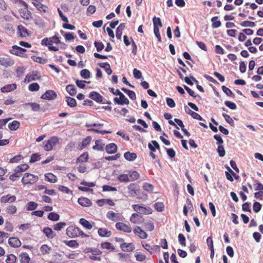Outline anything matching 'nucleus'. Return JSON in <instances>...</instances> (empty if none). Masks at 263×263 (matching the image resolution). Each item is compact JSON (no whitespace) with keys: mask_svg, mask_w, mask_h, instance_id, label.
<instances>
[{"mask_svg":"<svg viewBox=\"0 0 263 263\" xmlns=\"http://www.w3.org/2000/svg\"><path fill=\"white\" fill-rule=\"evenodd\" d=\"M66 91L71 96H74L77 93V89L74 85L69 84L66 87Z\"/></svg>","mask_w":263,"mask_h":263,"instance_id":"39","label":"nucleus"},{"mask_svg":"<svg viewBox=\"0 0 263 263\" xmlns=\"http://www.w3.org/2000/svg\"><path fill=\"white\" fill-rule=\"evenodd\" d=\"M40 250L42 254L45 255L49 253L50 251L51 250V248L47 245L44 244L41 246Z\"/></svg>","mask_w":263,"mask_h":263,"instance_id":"59","label":"nucleus"},{"mask_svg":"<svg viewBox=\"0 0 263 263\" xmlns=\"http://www.w3.org/2000/svg\"><path fill=\"white\" fill-rule=\"evenodd\" d=\"M40 77H38L36 72H32L31 73L27 74L24 79L25 83H29L32 81L40 79Z\"/></svg>","mask_w":263,"mask_h":263,"instance_id":"21","label":"nucleus"},{"mask_svg":"<svg viewBox=\"0 0 263 263\" xmlns=\"http://www.w3.org/2000/svg\"><path fill=\"white\" fill-rule=\"evenodd\" d=\"M9 245L13 248H17L21 246V242L18 238L14 237H12L8 239Z\"/></svg>","mask_w":263,"mask_h":263,"instance_id":"24","label":"nucleus"},{"mask_svg":"<svg viewBox=\"0 0 263 263\" xmlns=\"http://www.w3.org/2000/svg\"><path fill=\"white\" fill-rule=\"evenodd\" d=\"M124 157L126 160L129 161H133L136 159L137 155L135 153L127 152L124 153Z\"/></svg>","mask_w":263,"mask_h":263,"instance_id":"37","label":"nucleus"},{"mask_svg":"<svg viewBox=\"0 0 263 263\" xmlns=\"http://www.w3.org/2000/svg\"><path fill=\"white\" fill-rule=\"evenodd\" d=\"M104 144H102L101 140H97L95 141V145L93 146L92 148L95 151H102L104 149Z\"/></svg>","mask_w":263,"mask_h":263,"instance_id":"38","label":"nucleus"},{"mask_svg":"<svg viewBox=\"0 0 263 263\" xmlns=\"http://www.w3.org/2000/svg\"><path fill=\"white\" fill-rule=\"evenodd\" d=\"M85 252L88 254V258L94 261H101V254L102 252L99 249L95 248H86L85 249Z\"/></svg>","mask_w":263,"mask_h":263,"instance_id":"3","label":"nucleus"},{"mask_svg":"<svg viewBox=\"0 0 263 263\" xmlns=\"http://www.w3.org/2000/svg\"><path fill=\"white\" fill-rule=\"evenodd\" d=\"M43 232L47 237L50 239H52L56 236L55 233L49 227L44 228L43 230Z\"/></svg>","mask_w":263,"mask_h":263,"instance_id":"25","label":"nucleus"},{"mask_svg":"<svg viewBox=\"0 0 263 263\" xmlns=\"http://www.w3.org/2000/svg\"><path fill=\"white\" fill-rule=\"evenodd\" d=\"M17 34L23 37H27L29 35L27 29L22 25L17 26Z\"/></svg>","mask_w":263,"mask_h":263,"instance_id":"28","label":"nucleus"},{"mask_svg":"<svg viewBox=\"0 0 263 263\" xmlns=\"http://www.w3.org/2000/svg\"><path fill=\"white\" fill-rule=\"evenodd\" d=\"M79 223L85 229L91 230L92 228V224L85 218H82L79 220Z\"/></svg>","mask_w":263,"mask_h":263,"instance_id":"32","label":"nucleus"},{"mask_svg":"<svg viewBox=\"0 0 263 263\" xmlns=\"http://www.w3.org/2000/svg\"><path fill=\"white\" fill-rule=\"evenodd\" d=\"M120 247L124 252H132L135 249V247L133 243L123 242L120 244Z\"/></svg>","mask_w":263,"mask_h":263,"instance_id":"16","label":"nucleus"},{"mask_svg":"<svg viewBox=\"0 0 263 263\" xmlns=\"http://www.w3.org/2000/svg\"><path fill=\"white\" fill-rule=\"evenodd\" d=\"M154 208L158 212H162L164 210V205L163 202H157L155 203Z\"/></svg>","mask_w":263,"mask_h":263,"instance_id":"60","label":"nucleus"},{"mask_svg":"<svg viewBox=\"0 0 263 263\" xmlns=\"http://www.w3.org/2000/svg\"><path fill=\"white\" fill-rule=\"evenodd\" d=\"M32 59L34 62L40 64H45L48 61L47 59H44L40 57L33 56Z\"/></svg>","mask_w":263,"mask_h":263,"instance_id":"58","label":"nucleus"},{"mask_svg":"<svg viewBox=\"0 0 263 263\" xmlns=\"http://www.w3.org/2000/svg\"><path fill=\"white\" fill-rule=\"evenodd\" d=\"M152 143H148V147L149 149L151 150V152H154L156 151V149H160V146L158 143L155 141L153 140L152 141Z\"/></svg>","mask_w":263,"mask_h":263,"instance_id":"40","label":"nucleus"},{"mask_svg":"<svg viewBox=\"0 0 263 263\" xmlns=\"http://www.w3.org/2000/svg\"><path fill=\"white\" fill-rule=\"evenodd\" d=\"M26 49L25 48H23L21 47L17 46L16 45H14L12 46V49L9 50V52L12 54L17 55V56H22V54L23 52H26Z\"/></svg>","mask_w":263,"mask_h":263,"instance_id":"13","label":"nucleus"},{"mask_svg":"<svg viewBox=\"0 0 263 263\" xmlns=\"http://www.w3.org/2000/svg\"><path fill=\"white\" fill-rule=\"evenodd\" d=\"M133 232L136 236L141 239H144L147 237V234L139 226L135 227Z\"/></svg>","mask_w":263,"mask_h":263,"instance_id":"11","label":"nucleus"},{"mask_svg":"<svg viewBox=\"0 0 263 263\" xmlns=\"http://www.w3.org/2000/svg\"><path fill=\"white\" fill-rule=\"evenodd\" d=\"M78 202L79 204L82 206L88 207L92 205V202L90 200L86 197H80L78 200Z\"/></svg>","mask_w":263,"mask_h":263,"instance_id":"22","label":"nucleus"},{"mask_svg":"<svg viewBox=\"0 0 263 263\" xmlns=\"http://www.w3.org/2000/svg\"><path fill=\"white\" fill-rule=\"evenodd\" d=\"M125 27V25L124 23H121L120 24V25L118 27L117 30H116V37L118 39L120 40L121 39V36L122 34V31L124 29Z\"/></svg>","mask_w":263,"mask_h":263,"instance_id":"36","label":"nucleus"},{"mask_svg":"<svg viewBox=\"0 0 263 263\" xmlns=\"http://www.w3.org/2000/svg\"><path fill=\"white\" fill-rule=\"evenodd\" d=\"M143 189L148 192H152L154 190V186L149 183L145 182L143 184Z\"/></svg>","mask_w":263,"mask_h":263,"instance_id":"62","label":"nucleus"},{"mask_svg":"<svg viewBox=\"0 0 263 263\" xmlns=\"http://www.w3.org/2000/svg\"><path fill=\"white\" fill-rule=\"evenodd\" d=\"M211 21L212 22V26L213 28H217L221 25V22L218 20V16L213 17L211 18Z\"/></svg>","mask_w":263,"mask_h":263,"instance_id":"48","label":"nucleus"},{"mask_svg":"<svg viewBox=\"0 0 263 263\" xmlns=\"http://www.w3.org/2000/svg\"><path fill=\"white\" fill-rule=\"evenodd\" d=\"M29 166L27 164H22L18 165L15 169L14 171L16 173H21L27 170Z\"/></svg>","mask_w":263,"mask_h":263,"instance_id":"46","label":"nucleus"},{"mask_svg":"<svg viewBox=\"0 0 263 263\" xmlns=\"http://www.w3.org/2000/svg\"><path fill=\"white\" fill-rule=\"evenodd\" d=\"M16 84L15 83L12 84H7L2 87L1 91L3 93L9 92L16 89Z\"/></svg>","mask_w":263,"mask_h":263,"instance_id":"26","label":"nucleus"},{"mask_svg":"<svg viewBox=\"0 0 263 263\" xmlns=\"http://www.w3.org/2000/svg\"><path fill=\"white\" fill-rule=\"evenodd\" d=\"M154 28L156 27L158 28H161L163 26L161 19L159 17L155 16L153 19Z\"/></svg>","mask_w":263,"mask_h":263,"instance_id":"52","label":"nucleus"},{"mask_svg":"<svg viewBox=\"0 0 263 263\" xmlns=\"http://www.w3.org/2000/svg\"><path fill=\"white\" fill-rule=\"evenodd\" d=\"M116 93L119 98H115L114 101L115 103L119 105L129 104V101L128 99L121 91H117Z\"/></svg>","mask_w":263,"mask_h":263,"instance_id":"7","label":"nucleus"},{"mask_svg":"<svg viewBox=\"0 0 263 263\" xmlns=\"http://www.w3.org/2000/svg\"><path fill=\"white\" fill-rule=\"evenodd\" d=\"M16 197L15 195L7 194L2 196L0 198L1 203H12L15 201Z\"/></svg>","mask_w":263,"mask_h":263,"instance_id":"12","label":"nucleus"},{"mask_svg":"<svg viewBox=\"0 0 263 263\" xmlns=\"http://www.w3.org/2000/svg\"><path fill=\"white\" fill-rule=\"evenodd\" d=\"M18 4L22 7L18 9V12L23 19L29 20L32 18V15L31 12L28 10V4L23 0H17Z\"/></svg>","mask_w":263,"mask_h":263,"instance_id":"2","label":"nucleus"},{"mask_svg":"<svg viewBox=\"0 0 263 263\" xmlns=\"http://www.w3.org/2000/svg\"><path fill=\"white\" fill-rule=\"evenodd\" d=\"M128 192L129 195L132 197H135L138 195L139 189L137 187L135 184L131 183L128 186Z\"/></svg>","mask_w":263,"mask_h":263,"instance_id":"20","label":"nucleus"},{"mask_svg":"<svg viewBox=\"0 0 263 263\" xmlns=\"http://www.w3.org/2000/svg\"><path fill=\"white\" fill-rule=\"evenodd\" d=\"M23 156L21 155H17L13 157H12L11 159H10L9 162L11 163H17L21 161L22 159H23Z\"/></svg>","mask_w":263,"mask_h":263,"instance_id":"63","label":"nucleus"},{"mask_svg":"<svg viewBox=\"0 0 263 263\" xmlns=\"http://www.w3.org/2000/svg\"><path fill=\"white\" fill-rule=\"evenodd\" d=\"M89 97L97 102L98 103H102L103 97L98 92L91 91L89 93Z\"/></svg>","mask_w":263,"mask_h":263,"instance_id":"19","label":"nucleus"},{"mask_svg":"<svg viewBox=\"0 0 263 263\" xmlns=\"http://www.w3.org/2000/svg\"><path fill=\"white\" fill-rule=\"evenodd\" d=\"M66 226L65 222H60L53 226V229L55 231H61Z\"/></svg>","mask_w":263,"mask_h":263,"instance_id":"57","label":"nucleus"},{"mask_svg":"<svg viewBox=\"0 0 263 263\" xmlns=\"http://www.w3.org/2000/svg\"><path fill=\"white\" fill-rule=\"evenodd\" d=\"M118 180L120 182H127L129 181L128 174H121L118 176Z\"/></svg>","mask_w":263,"mask_h":263,"instance_id":"55","label":"nucleus"},{"mask_svg":"<svg viewBox=\"0 0 263 263\" xmlns=\"http://www.w3.org/2000/svg\"><path fill=\"white\" fill-rule=\"evenodd\" d=\"M20 261L21 263H29L30 258L26 252L21 253L19 255Z\"/></svg>","mask_w":263,"mask_h":263,"instance_id":"31","label":"nucleus"},{"mask_svg":"<svg viewBox=\"0 0 263 263\" xmlns=\"http://www.w3.org/2000/svg\"><path fill=\"white\" fill-rule=\"evenodd\" d=\"M144 227L146 231H152L154 230L155 228L153 222L149 220L144 222Z\"/></svg>","mask_w":263,"mask_h":263,"instance_id":"51","label":"nucleus"},{"mask_svg":"<svg viewBox=\"0 0 263 263\" xmlns=\"http://www.w3.org/2000/svg\"><path fill=\"white\" fill-rule=\"evenodd\" d=\"M6 212L9 215H13L16 213L17 208L13 205H9L6 208Z\"/></svg>","mask_w":263,"mask_h":263,"instance_id":"41","label":"nucleus"},{"mask_svg":"<svg viewBox=\"0 0 263 263\" xmlns=\"http://www.w3.org/2000/svg\"><path fill=\"white\" fill-rule=\"evenodd\" d=\"M81 184L84 185L85 186H79L78 189L79 190L83 192H88L89 191H92V189H89L88 187H93L95 186V183L93 182H87L85 181H83L81 182Z\"/></svg>","mask_w":263,"mask_h":263,"instance_id":"17","label":"nucleus"},{"mask_svg":"<svg viewBox=\"0 0 263 263\" xmlns=\"http://www.w3.org/2000/svg\"><path fill=\"white\" fill-rule=\"evenodd\" d=\"M56 92L51 90L46 91L42 96L41 98L45 100H51L56 98Z\"/></svg>","mask_w":263,"mask_h":263,"instance_id":"14","label":"nucleus"},{"mask_svg":"<svg viewBox=\"0 0 263 263\" xmlns=\"http://www.w3.org/2000/svg\"><path fill=\"white\" fill-rule=\"evenodd\" d=\"M102 249L107 250L109 251H113L115 249L114 246L109 242H104L101 243Z\"/></svg>","mask_w":263,"mask_h":263,"instance_id":"33","label":"nucleus"},{"mask_svg":"<svg viewBox=\"0 0 263 263\" xmlns=\"http://www.w3.org/2000/svg\"><path fill=\"white\" fill-rule=\"evenodd\" d=\"M98 235L101 237H109L112 233L108 229L104 228H99L98 230Z\"/></svg>","mask_w":263,"mask_h":263,"instance_id":"23","label":"nucleus"},{"mask_svg":"<svg viewBox=\"0 0 263 263\" xmlns=\"http://www.w3.org/2000/svg\"><path fill=\"white\" fill-rule=\"evenodd\" d=\"M17 261V257L13 254H10L7 256L6 259V263H16Z\"/></svg>","mask_w":263,"mask_h":263,"instance_id":"53","label":"nucleus"},{"mask_svg":"<svg viewBox=\"0 0 263 263\" xmlns=\"http://www.w3.org/2000/svg\"><path fill=\"white\" fill-rule=\"evenodd\" d=\"M89 158V156L88 153H84L82 155H81L76 160V163H83L86 162L88 161Z\"/></svg>","mask_w":263,"mask_h":263,"instance_id":"35","label":"nucleus"},{"mask_svg":"<svg viewBox=\"0 0 263 263\" xmlns=\"http://www.w3.org/2000/svg\"><path fill=\"white\" fill-rule=\"evenodd\" d=\"M14 61L9 58H0V65L7 67L12 66Z\"/></svg>","mask_w":263,"mask_h":263,"instance_id":"18","label":"nucleus"},{"mask_svg":"<svg viewBox=\"0 0 263 263\" xmlns=\"http://www.w3.org/2000/svg\"><path fill=\"white\" fill-rule=\"evenodd\" d=\"M99 66L103 68L105 71H106V72L107 73L108 75H110L112 72V71L111 70V69L110 68V66L109 65V63L106 62V63H100L99 64Z\"/></svg>","mask_w":263,"mask_h":263,"instance_id":"34","label":"nucleus"},{"mask_svg":"<svg viewBox=\"0 0 263 263\" xmlns=\"http://www.w3.org/2000/svg\"><path fill=\"white\" fill-rule=\"evenodd\" d=\"M135 257L138 261H143L146 259V256L144 254L139 252L135 254Z\"/></svg>","mask_w":263,"mask_h":263,"instance_id":"61","label":"nucleus"},{"mask_svg":"<svg viewBox=\"0 0 263 263\" xmlns=\"http://www.w3.org/2000/svg\"><path fill=\"white\" fill-rule=\"evenodd\" d=\"M132 208L137 213L140 215H149L153 212V210L150 207L143 204H133Z\"/></svg>","mask_w":263,"mask_h":263,"instance_id":"4","label":"nucleus"},{"mask_svg":"<svg viewBox=\"0 0 263 263\" xmlns=\"http://www.w3.org/2000/svg\"><path fill=\"white\" fill-rule=\"evenodd\" d=\"M115 226L117 230L123 231L124 232L129 233L132 232V229L130 227L123 222H117Z\"/></svg>","mask_w":263,"mask_h":263,"instance_id":"10","label":"nucleus"},{"mask_svg":"<svg viewBox=\"0 0 263 263\" xmlns=\"http://www.w3.org/2000/svg\"><path fill=\"white\" fill-rule=\"evenodd\" d=\"M66 234L70 238H77L80 236L83 238L89 237V235L84 233L80 228L72 226H70L66 229Z\"/></svg>","mask_w":263,"mask_h":263,"instance_id":"1","label":"nucleus"},{"mask_svg":"<svg viewBox=\"0 0 263 263\" xmlns=\"http://www.w3.org/2000/svg\"><path fill=\"white\" fill-rule=\"evenodd\" d=\"M32 4L41 12H46L48 7L42 4L43 0H32Z\"/></svg>","mask_w":263,"mask_h":263,"instance_id":"9","label":"nucleus"},{"mask_svg":"<svg viewBox=\"0 0 263 263\" xmlns=\"http://www.w3.org/2000/svg\"><path fill=\"white\" fill-rule=\"evenodd\" d=\"M130 221L135 224H140L144 222V218L138 213H133L130 217Z\"/></svg>","mask_w":263,"mask_h":263,"instance_id":"8","label":"nucleus"},{"mask_svg":"<svg viewBox=\"0 0 263 263\" xmlns=\"http://www.w3.org/2000/svg\"><path fill=\"white\" fill-rule=\"evenodd\" d=\"M222 91L229 97H231L232 98H235V95L233 93L230 89L227 87L225 86H222L221 87Z\"/></svg>","mask_w":263,"mask_h":263,"instance_id":"56","label":"nucleus"},{"mask_svg":"<svg viewBox=\"0 0 263 263\" xmlns=\"http://www.w3.org/2000/svg\"><path fill=\"white\" fill-rule=\"evenodd\" d=\"M80 76L84 79H88L90 77V72L87 69H84L80 71Z\"/></svg>","mask_w":263,"mask_h":263,"instance_id":"64","label":"nucleus"},{"mask_svg":"<svg viewBox=\"0 0 263 263\" xmlns=\"http://www.w3.org/2000/svg\"><path fill=\"white\" fill-rule=\"evenodd\" d=\"M38 206V203L34 201H30L27 203L26 210L27 211H33Z\"/></svg>","mask_w":263,"mask_h":263,"instance_id":"45","label":"nucleus"},{"mask_svg":"<svg viewBox=\"0 0 263 263\" xmlns=\"http://www.w3.org/2000/svg\"><path fill=\"white\" fill-rule=\"evenodd\" d=\"M129 181H134L138 179L140 174L136 171H130L128 173Z\"/></svg>","mask_w":263,"mask_h":263,"instance_id":"30","label":"nucleus"},{"mask_svg":"<svg viewBox=\"0 0 263 263\" xmlns=\"http://www.w3.org/2000/svg\"><path fill=\"white\" fill-rule=\"evenodd\" d=\"M59 141V138L55 136L51 137L48 140L44 141L43 142V146L44 150L46 151L52 150L53 147L57 145Z\"/></svg>","mask_w":263,"mask_h":263,"instance_id":"5","label":"nucleus"},{"mask_svg":"<svg viewBox=\"0 0 263 263\" xmlns=\"http://www.w3.org/2000/svg\"><path fill=\"white\" fill-rule=\"evenodd\" d=\"M92 138L88 136L83 140V141L79 144L78 148L80 150H82L89 145L91 141Z\"/></svg>","mask_w":263,"mask_h":263,"instance_id":"29","label":"nucleus"},{"mask_svg":"<svg viewBox=\"0 0 263 263\" xmlns=\"http://www.w3.org/2000/svg\"><path fill=\"white\" fill-rule=\"evenodd\" d=\"M64 242L67 246L71 248H77L79 246V243L76 240H65Z\"/></svg>","mask_w":263,"mask_h":263,"instance_id":"50","label":"nucleus"},{"mask_svg":"<svg viewBox=\"0 0 263 263\" xmlns=\"http://www.w3.org/2000/svg\"><path fill=\"white\" fill-rule=\"evenodd\" d=\"M121 89L128 95L130 99L134 100L136 99V93L134 91L125 88H122Z\"/></svg>","mask_w":263,"mask_h":263,"instance_id":"44","label":"nucleus"},{"mask_svg":"<svg viewBox=\"0 0 263 263\" xmlns=\"http://www.w3.org/2000/svg\"><path fill=\"white\" fill-rule=\"evenodd\" d=\"M60 217V215L55 212H51L48 215V219L53 221H58Z\"/></svg>","mask_w":263,"mask_h":263,"instance_id":"49","label":"nucleus"},{"mask_svg":"<svg viewBox=\"0 0 263 263\" xmlns=\"http://www.w3.org/2000/svg\"><path fill=\"white\" fill-rule=\"evenodd\" d=\"M39 180L37 176L31 173H26L22 179V182L23 184H32L36 183Z\"/></svg>","mask_w":263,"mask_h":263,"instance_id":"6","label":"nucleus"},{"mask_svg":"<svg viewBox=\"0 0 263 263\" xmlns=\"http://www.w3.org/2000/svg\"><path fill=\"white\" fill-rule=\"evenodd\" d=\"M107 218L113 221H117L122 220V216L118 213L109 211L106 214Z\"/></svg>","mask_w":263,"mask_h":263,"instance_id":"15","label":"nucleus"},{"mask_svg":"<svg viewBox=\"0 0 263 263\" xmlns=\"http://www.w3.org/2000/svg\"><path fill=\"white\" fill-rule=\"evenodd\" d=\"M66 101L67 105L70 107H74L77 105L76 100L73 98L66 97Z\"/></svg>","mask_w":263,"mask_h":263,"instance_id":"47","label":"nucleus"},{"mask_svg":"<svg viewBox=\"0 0 263 263\" xmlns=\"http://www.w3.org/2000/svg\"><path fill=\"white\" fill-rule=\"evenodd\" d=\"M46 180L51 183L57 182L58 179L56 176L52 173H48L45 175Z\"/></svg>","mask_w":263,"mask_h":263,"instance_id":"42","label":"nucleus"},{"mask_svg":"<svg viewBox=\"0 0 263 263\" xmlns=\"http://www.w3.org/2000/svg\"><path fill=\"white\" fill-rule=\"evenodd\" d=\"M117 148L115 143H109L105 146V151L108 154H114L117 151Z\"/></svg>","mask_w":263,"mask_h":263,"instance_id":"27","label":"nucleus"},{"mask_svg":"<svg viewBox=\"0 0 263 263\" xmlns=\"http://www.w3.org/2000/svg\"><path fill=\"white\" fill-rule=\"evenodd\" d=\"M20 126V123L18 121L14 120L8 124V127L11 130H17Z\"/></svg>","mask_w":263,"mask_h":263,"instance_id":"43","label":"nucleus"},{"mask_svg":"<svg viewBox=\"0 0 263 263\" xmlns=\"http://www.w3.org/2000/svg\"><path fill=\"white\" fill-rule=\"evenodd\" d=\"M186 112L189 115H190L194 119H197L200 121L203 120V118L201 117L200 115H199L197 112L192 111L190 109H189L188 111H186Z\"/></svg>","mask_w":263,"mask_h":263,"instance_id":"54","label":"nucleus"}]
</instances>
